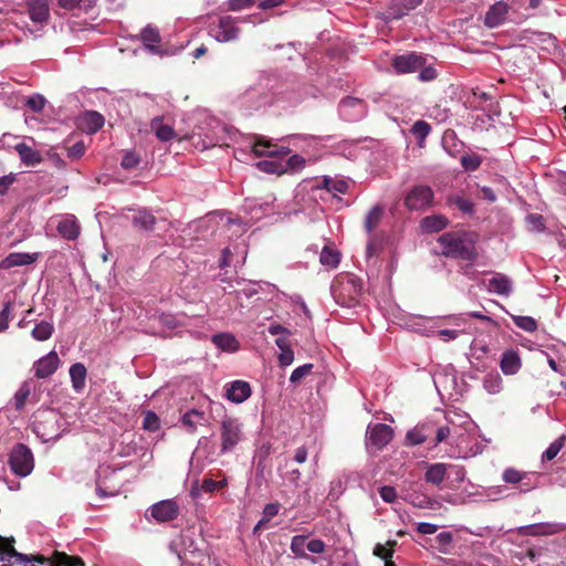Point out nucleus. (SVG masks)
Segmentation results:
<instances>
[{
  "mask_svg": "<svg viewBox=\"0 0 566 566\" xmlns=\"http://www.w3.org/2000/svg\"><path fill=\"white\" fill-rule=\"evenodd\" d=\"M479 235L471 231L447 232L440 235L438 242L441 253L447 258L474 261L478 256L476 242Z\"/></svg>",
  "mask_w": 566,
  "mask_h": 566,
  "instance_id": "1",
  "label": "nucleus"
},
{
  "mask_svg": "<svg viewBox=\"0 0 566 566\" xmlns=\"http://www.w3.org/2000/svg\"><path fill=\"white\" fill-rule=\"evenodd\" d=\"M446 420L452 423V448L450 455L453 458H468L476 451L470 448L471 433L475 428L474 422L467 413L449 411Z\"/></svg>",
  "mask_w": 566,
  "mask_h": 566,
  "instance_id": "2",
  "label": "nucleus"
},
{
  "mask_svg": "<svg viewBox=\"0 0 566 566\" xmlns=\"http://www.w3.org/2000/svg\"><path fill=\"white\" fill-rule=\"evenodd\" d=\"M251 149L256 157H264V159L255 164L256 168L266 174H275L281 176L283 174V147L277 144H272L270 140L259 138L253 142Z\"/></svg>",
  "mask_w": 566,
  "mask_h": 566,
  "instance_id": "3",
  "label": "nucleus"
},
{
  "mask_svg": "<svg viewBox=\"0 0 566 566\" xmlns=\"http://www.w3.org/2000/svg\"><path fill=\"white\" fill-rule=\"evenodd\" d=\"M264 18L258 15H248L244 18H232L230 15L220 17L217 22L209 25V34L218 42L226 43L237 40L240 34L238 23L251 22L253 24L261 23Z\"/></svg>",
  "mask_w": 566,
  "mask_h": 566,
  "instance_id": "4",
  "label": "nucleus"
},
{
  "mask_svg": "<svg viewBox=\"0 0 566 566\" xmlns=\"http://www.w3.org/2000/svg\"><path fill=\"white\" fill-rule=\"evenodd\" d=\"M9 464L12 472L19 476H28L34 468V458L31 449L18 443L13 447L9 455Z\"/></svg>",
  "mask_w": 566,
  "mask_h": 566,
  "instance_id": "5",
  "label": "nucleus"
},
{
  "mask_svg": "<svg viewBox=\"0 0 566 566\" xmlns=\"http://www.w3.org/2000/svg\"><path fill=\"white\" fill-rule=\"evenodd\" d=\"M220 436L221 453L232 451L243 438L242 423L235 418L223 419L220 426Z\"/></svg>",
  "mask_w": 566,
  "mask_h": 566,
  "instance_id": "6",
  "label": "nucleus"
},
{
  "mask_svg": "<svg viewBox=\"0 0 566 566\" xmlns=\"http://www.w3.org/2000/svg\"><path fill=\"white\" fill-rule=\"evenodd\" d=\"M434 193L427 185L413 186L405 197V206L409 210L421 211L432 207Z\"/></svg>",
  "mask_w": 566,
  "mask_h": 566,
  "instance_id": "7",
  "label": "nucleus"
},
{
  "mask_svg": "<svg viewBox=\"0 0 566 566\" xmlns=\"http://www.w3.org/2000/svg\"><path fill=\"white\" fill-rule=\"evenodd\" d=\"M359 291L360 286L352 277L332 286L335 301L345 307H352L358 303Z\"/></svg>",
  "mask_w": 566,
  "mask_h": 566,
  "instance_id": "8",
  "label": "nucleus"
},
{
  "mask_svg": "<svg viewBox=\"0 0 566 566\" xmlns=\"http://www.w3.org/2000/svg\"><path fill=\"white\" fill-rule=\"evenodd\" d=\"M392 436L394 431L388 424H369L366 431V447L368 450L371 448L380 450L391 441Z\"/></svg>",
  "mask_w": 566,
  "mask_h": 566,
  "instance_id": "9",
  "label": "nucleus"
},
{
  "mask_svg": "<svg viewBox=\"0 0 566 566\" xmlns=\"http://www.w3.org/2000/svg\"><path fill=\"white\" fill-rule=\"evenodd\" d=\"M427 59L423 54L409 52L401 55H395L391 60V66L397 74H408L420 70L426 65Z\"/></svg>",
  "mask_w": 566,
  "mask_h": 566,
  "instance_id": "10",
  "label": "nucleus"
},
{
  "mask_svg": "<svg viewBox=\"0 0 566 566\" xmlns=\"http://www.w3.org/2000/svg\"><path fill=\"white\" fill-rule=\"evenodd\" d=\"M338 113L346 122H358L366 116L367 106L363 99L347 96L339 102Z\"/></svg>",
  "mask_w": 566,
  "mask_h": 566,
  "instance_id": "11",
  "label": "nucleus"
},
{
  "mask_svg": "<svg viewBox=\"0 0 566 566\" xmlns=\"http://www.w3.org/2000/svg\"><path fill=\"white\" fill-rule=\"evenodd\" d=\"M239 103L248 111H258L272 104V95L271 93L262 92L259 90V86L254 84L245 90L239 97Z\"/></svg>",
  "mask_w": 566,
  "mask_h": 566,
  "instance_id": "12",
  "label": "nucleus"
},
{
  "mask_svg": "<svg viewBox=\"0 0 566 566\" xmlns=\"http://www.w3.org/2000/svg\"><path fill=\"white\" fill-rule=\"evenodd\" d=\"M4 556L14 558L15 565L31 562H36L41 565L49 563V559L43 555H24L22 553H18L12 546V539L0 536V560H3Z\"/></svg>",
  "mask_w": 566,
  "mask_h": 566,
  "instance_id": "13",
  "label": "nucleus"
},
{
  "mask_svg": "<svg viewBox=\"0 0 566 566\" xmlns=\"http://www.w3.org/2000/svg\"><path fill=\"white\" fill-rule=\"evenodd\" d=\"M451 473H454L457 476V480H460V481H462L465 475L462 468L447 465L444 463H434L427 469L426 481L438 485L443 481V479L447 475L450 476Z\"/></svg>",
  "mask_w": 566,
  "mask_h": 566,
  "instance_id": "14",
  "label": "nucleus"
},
{
  "mask_svg": "<svg viewBox=\"0 0 566 566\" xmlns=\"http://www.w3.org/2000/svg\"><path fill=\"white\" fill-rule=\"evenodd\" d=\"M150 516L159 523L175 521L180 513L178 504L172 499H166L154 503L149 509Z\"/></svg>",
  "mask_w": 566,
  "mask_h": 566,
  "instance_id": "15",
  "label": "nucleus"
},
{
  "mask_svg": "<svg viewBox=\"0 0 566 566\" xmlns=\"http://www.w3.org/2000/svg\"><path fill=\"white\" fill-rule=\"evenodd\" d=\"M56 223L59 234L67 240L75 241L81 234V224L77 218L72 213L60 214Z\"/></svg>",
  "mask_w": 566,
  "mask_h": 566,
  "instance_id": "16",
  "label": "nucleus"
},
{
  "mask_svg": "<svg viewBox=\"0 0 566 566\" xmlns=\"http://www.w3.org/2000/svg\"><path fill=\"white\" fill-rule=\"evenodd\" d=\"M60 365V358L55 350H51L33 364L34 376L44 379L53 375Z\"/></svg>",
  "mask_w": 566,
  "mask_h": 566,
  "instance_id": "17",
  "label": "nucleus"
},
{
  "mask_svg": "<svg viewBox=\"0 0 566 566\" xmlns=\"http://www.w3.org/2000/svg\"><path fill=\"white\" fill-rule=\"evenodd\" d=\"M252 389L245 380H233L224 386V396L233 403H242L251 397Z\"/></svg>",
  "mask_w": 566,
  "mask_h": 566,
  "instance_id": "18",
  "label": "nucleus"
},
{
  "mask_svg": "<svg viewBox=\"0 0 566 566\" xmlns=\"http://www.w3.org/2000/svg\"><path fill=\"white\" fill-rule=\"evenodd\" d=\"M296 140L306 142V138L300 136L285 137V142L287 143V146H285V157H287V159H285V174H297L302 171L306 165L304 156L298 154L290 155L292 153L290 146Z\"/></svg>",
  "mask_w": 566,
  "mask_h": 566,
  "instance_id": "19",
  "label": "nucleus"
},
{
  "mask_svg": "<svg viewBox=\"0 0 566 566\" xmlns=\"http://www.w3.org/2000/svg\"><path fill=\"white\" fill-rule=\"evenodd\" d=\"M289 307L292 314L291 318L295 319V324L298 326L306 327L312 321V315L306 306L304 300L301 296H291L289 300Z\"/></svg>",
  "mask_w": 566,
  "mask_h": 566,
  "instance_id": "20",
  "label": "nucleus"
},
{
  "mask_svg": "<svg viewBox=\"0 0 566 566\" xmlns=\"http://www.w3.org/2000/svg\"><path fill=\"white\" fill-rule=\"evenodd\" d=\"M139 39L143 42L144 48L151 54L163 55L165 53L159 45L161 42V36L159 30L156 27L147 24L140 31Z\"/></svg>",
  "mask_w": 566,
  "mask_h": 566,
  "instance_id": "21",
  "label": "nucleus"
},
{
  "mask_svg": "<svg viewBox=\"0 0 566 566\" xmlns=\"http://www.w3.org/2000/svg\"><path fill=\"white\" fill-rule=\"evenodd\" d=\"M510 7L504 1H497L492 4L485 13L484 24L494 29L503 24L507 18Z\"/></svg>",
  "mask_w": 566,
  "mask_h": 566,
  "instance_id": "22",
  "label": "nucleus"
},
{
  "mask_svg": "<svg viewBox=\"0 0 566 566\" xmlns=\"http://www.w3.org/2000/svg\"><path fill=\"white\" fill-rule=\"evenodd\" d=\"M422 3V0H390L387 7V19L398 20L407 15Z\"/></svg>",
  "mask_w": 566,
  "mask_h": 566,
  "instance_id": "23",
  "label": "nucleus"
},
{
  "mask_svg": "<svg viewBox=\"0 0 566 566\" xmlns=\"http://www.w3.org/2000/svg\"><path fill=\"white\" fill-rule=\"evenodd\" d=\"M40 256L39 252H11L0 261V270H9L15 266H24L34 263Z\"/></svg>",
  "mask_w": 566,
  "mask_h": 566,
  "instance_id": "24",
  "label": "nucleus"
},
{
  "mask_svg": "<svg viewBox=\"0 0 566 566\" xmlns=\"http://www.w3.org/2000/svg\"><path fill=\"white\" fill-rule=\"evenodd\" d=\"M211 342L218 349L226 353L232 354L240 349V343L232 333H217L212 335Z\"/></svg>",
  "mask_w": 566,
  "mask_h": 566,
  "instance_id": "25",
  "label": "nucleus"
},
{
  "mask_svg": "<svg viewBox=\"0 0 566 566\" xmlns=\"http://www.w3.org/2000/svg\"><path fill=\"white\" fill-rule=\"evenodd\" d=\"M30 19L33 22L43 23L49 19L50 10L48 0H25Z\"/></svg>",
  "mask_w": 566,
  "mask_h": 566,
  "instance_id": "26",
  "label": "nucleus"
},
{
  "mask_svg": "<svg viewBox=\"0 0 566 566\" xmlns=\"http://www.w3.org/2000/svg\"><path fill=\"white\" fill-rule=\"evenodd\" d=\"M14 149L18 153L21 163L25 166L39 165L43 159L39 150L34 149L32 146H29L25 143L17 144Z\"/></svg>",
  "mask_w": 566,
  "mask_h": 566,
  "instance_id": "27",
  "label": "nucleus"
},
{
  "mask_svg": "<svg viewBox=\"0 0 566 566\" xmlns=\"http://www.w3.org/2000/svg\"><path fill=\"white\" fill-rule=\"evenodd\" d=\"M486 287L491 293L509 296L512 292V282L506 275L496 273L489 280Z\"/></svg>",
  "mask_w": 566,
  "mask_h": 566,
  "instance_id": "28",
  "label": "nucleus"
},
{
  "mask_svg": "<svg viewBox=\"0 0 566 566\" xmlns=\"http://www.w3.org/2000/svg\"><path fill=\"white\" fill-rule=\"evenodd\" d=\"M501 370L504 375H515L522 367L521 358L517 352L506 350L502 354L500 361Z\"/></svg>",
  "mask_w": 566,
  "mask_h": 566,
  "instance_id": "29",
  "label": "nucleus"
},
{
  "mask_svg": "<svg viewBox=\"0 0 566 566\" xmlns=\"http://www.w3.org/2000/svg\"><path fill=\"white\" fill-rule=\"evenodd\" d=\"M255 84L262 92L271 93L273 101L281 88V77L277 73L262 74Z\"/></svg>",
  "mask_w": 566,
  "mask_h": 566,
  "instance_id": "30",
  "label": "nucleus"
},
{
  "mask_svg": "<svg viewBox=\"0 0 566 566\" xmlns=\"http://www.w3.org/2000/svg\"><path fill=\"white\" fill-rule=\"evenodd\" d=\"M150 129L160 142H169L176 137L174 128L165 124L163 117L153 118Z\"/></svg>",
  "mask_w": 566,
  "mask_h": 566,
  "instance_id": "31",
  "label": "nucleus"
},
{
  "mask_svg": "<svg viewBox=\"0 0 566 566\" xmlns=\"http://www.w3.org/2000/svg\"><path fill=\"white\" fill-rule=\"evenodd\" d=\"M526 530V534L531 536L553 535L566 530V525L563 523H539L528 525Z\"/></svg>",
  "mask_w": 566,
  "mask_h": 566,
  "instance_id": "32",
  "label": "nucleus"
},
{
  "mask_svg": "<svg viewBox=\"0 0 566 566\" xmlns=\"http://www.w3.org/2000/svg\"><path fill=\"white\" fill-rule=\"evenodd\" d=\"M180 421L189 432H195L198 426H202L207 422V417L205 412L197 409H191L181 417Z\"/></svg>",
  "mask_w": 566,
  "mask_h": 566,
  "instance_id": "33",
  "label": "nucleus"
},
{
  "mask_svg": "<svg viewBox=\"0 0 566 566\" xmlns=\"http://www.w3.org/2000/svg\"><path fill=\"white\" fill-rule=\"evenodd\" d=\"M384 217V208L380 205H375L366 214L364 221V229L367 234L376 233L375 230L381 222Z\"/></svg>",
  "mask_w": 566,
  "mask_h": 566,
  "instance_id": "34",
  "label": "nucleus"
},
{
  "mask_svg": "<svg viewBox=\"0 0 566 566\" xmlns=\"http://www.w3.org/2000/svg\"><path fill=\"white\" fill-rule=\"evenodd\" d=\"M69 373L73 389L77 392L82 391L85 387L86 367L82 363H75L70 367Z\"/></svg>",
  "mask_w": 566,
  "mask_h": 566,
  "instance_id": "35",
  "label": "nucleus"
},
{
  "mask_svg": "<svg viewBox=\"0 0 566 566\" xmlns=\"http://www.w3.org/2000/svg\"><path fill=\"white\" fill-rule=\"evenodd\" d=\"M318 184L312 180H303L300 182L294 190V200L297 205L307 203L312 200L311 191L317 190Z\"/></svg>",
  "mask_w": 566,
  "mask_h": 566,
  "instance_id": "36",
  "label": "nucleus"
},
{
  "mask_svg": "<svg viewBox=\"0 0 566 566\" xmlns=\"http://www.w3.org/2000/svg\"><path fill=\"white\" fill-rule=\"evenodd\" d=\"M82 128L87 134H95L104 125V117L94 111L86 112L82 117Z\"/></svg>",
  "mask_w": 566,
  "mask_h": 566,
  "instance_id": "37",
  "label": "nucleus"
},
{
  "mask_svg": "<svg viewBox=\"0 0 566 566\" xmlns=\"http://www.w3.org/2000/svg\"><path fill=\"white\" fill-rule=\"evenodd\" d=\"M448 226V219L441 214L428 216L420 222L422 231L427 233L439 232Z\"/></svg>",
  "mask_w": 566,
  "mask_h": 566,
  "instance_id": "38",
  "label": "nucleus"
},
{
  "mask_svg": "<svg viewBox=\"0 0 566 566\" xmlns=\"http://www.w3.org/2000/svg\"><path fill=\"white\" fill-rule=\"evenodd\" d=\"M132 222L136 228L140 230L150 231L156 223V218L148 210L139 209L133 216Z\"/></svg>",
  "mask_w": 566,
  "mask_h": 566,
  "instance_id": "39",
  "label": "nucleus"
},
{
  "mask_svg": "<svg viewBox=\"0 0 566 566\" xmlns=\"http://www.w3.org/2000/svg\"><path fill=\"white\" fill-rule=\"evenodd\" d=\"M57 6L66 11L88 12L97 0H56Z\"/></svg>",
  "mask_w": 566,
  "mask_h": 566,
  "instance_id": "40",
  "label": "nucleus"
},
{
  "mask_svg": "<svg viewBox=\"0 0 566 566\" xmlns=\"http://www.w3.org/2000/svg\"><path fill=\"white\" fill-rule=\"evenodd\" d=\"M227 483L226 479L213 480L211 478L205 479L200 486H193L190 495H199L200 493H213L220 491Z\"/></svg>",
  "mask_w": 566,
  "mask_h": 566,
  "instance_id": "41",
  "label": "nucleus"
},
{
  "mask_svg": "<svg viewBox=\"0 0 566 566\" xmlns=\"http://www.w3.org/2000/svg\"><path fill=\"white\" fill-rule=\"evenodd\" d=\"M315 184H318L319 188L317 190L325 189L333 195L345 193L348 189V184L342 179L324 177L322 181H315Z\"/></svg>",
  "mask_w": 566,
  "mask_h": 566,
  "instance_id": "42",
  "label": "nucleus"
},
{
  "mask_svg": "<svg viewBox=\"0 0 566 566\" xmlns=\"http://www.w3.org/2000/svg\"><path fill=\"white\" fill-rule=\"evenodd\" d=\"M441 144L443 149L451 156H455L462 147V142L458 139L455 133L451 129L444 132Z\"/></svg>",
  "mask_w": 566,
  "mask_h": 566,
  "instance_id": "43",
  "label": "nucleus"
},
{
  "mask_svg": "<svg viewBox=\"0 0 566 566\" xmlns=\"http://www.w3.org/2000/svg\"><path fill=\"white\" fill-rule=\"evenodd\" d=\"M307 536L298 535L293 536L291 542V551L295 557L304 558L311 560L312 564L316 563V559L307 553H305V547L307 546Z\"/></svg>",
  "mask_w": 566,
  "mask_h": 566,
  "instance_id": "44",
  "label": "nucleus"
},
{
  "mask_svg": "<svg viewBox=\"0 0 566 566\" xmlns=\"http://www.w3.org/2000/svg\"><path fill=\"white\" fill-rule=\"evenodd\" d=\"M265 332L273 336H276L275 344L280 349V353L277 354V360L279 365L283 367V326L277 323H272L262 331V334L265 335Z\"/></svg>",
  "mask_w": 566,
  "mask_h": 566,
  "instance_id": "45",
  "label": "nucleus"
},
{
  "mask_svg": "<svg viewBox=\"0 0 566 566\" xmlns=\"http://www.w3.org/2000/svg\"><path fill=\"white\" fill-rule=\"evenodd\" d=\"M319 262L324 266L335 269L340 262V253L329 247H324L319 254Z\"/></svg>",
  "mask_w": 566,
  "mask_h": 566,
  "instance_id": "46",
  "label": "nucleus"
},
{
  "mask_svg": "<svg viewBox=\"0 0 566 566\" xmlns=\"http://www.w3.org/2000/svg\"><path fill=\"white\" fill-rule=\"evenodd\" d=\"M52 566H84V562L78 556L67 555L65 553L55 552L53 560L50 562Z\"/></svg>",
  "mask_w": 566,
  "mask_h": 566,
  "instance_id": "47",
  "label": "nucleus"
},
{
  "mask_svg": "<svg viewBox=\"0 0 566 566\" xmlns=\"http://www.w3.org/2000/svg\"><path fill=\"white\" fill-rule=\"evenodd\" d=\"M410 133L418 140V145L422 147L426 138L431 133V126L426 120L419 119L412 124Z\"/></svg>",
  "mask_w": 566,
  "mask_h": 566,
  "instance_id": "48",
  "label": "nucleus"
},
{
  "mask_svg": "<svg viewBox=\"0 0 566 566\" xmlns=\"http://www.w3.org/2000/svg\"><path fill=\"white\" fill-rule=\"evenodd\" d=\"M397 546L396 539H388V542L384 544H376L373 549L374 556L380 558L381 560H391L394 555V548Z\"/></svg>",
  "mask_w": 566,
  "mask_h": 566,
  "instance_id": "49",
  "label": "nucleus"
},
{
  "mask_svg": "<svg viewBox=\"0 0 566 566\" xmlns=\"http://www.w3.org/2000/svg\"><path fill=\"white\" fill-rule=\"evenodd\" d=\"M483 388L489 394H497L502 389V378L497 371L489 373L483 378Z\"/></svg>",
  "mask_w": 566,
  "mask_h": 566,
  "instance_id": "50",
  "label": "nucleus"
},
{
  "mask_svg": "<svg viewBox=\"0 0 566 566\" xmlns=\"http://www.w3.org/2000/svg\"><path fill=\"white\" fill-rule=\"evenodd\" d=\"M53 332V325L49 322L42 321L34 326V328L31 332V335L35 340L44 342L52 336Z\"/></svg>",
  "mask_w": 566,
  "mask_h": 566,
  "instance_id": "51",
  "label": "nucleus"
},
{
  "mask_svg": "<svg viewBox=\"0 0 566 566\" xmlns=\"http://www.w3.org/2000/svg\"><path fill=\"white\" fill-rule=\"evenodd\" d=\"M31 394V387L29 382H23L12 398V405L15 410H22L25 406V402Z\"/></svg>",
  "mask_w": 566,
  "mask_h": 566,
  "instance_id": "52",
  "label": "nucleus"
},
{
  "mask_svg": "<svg viewBox=\"0 0 566 566\" xmlns=\"http://www.w3.org/2000/svg\"><path fill=\"white\" fill-rule=\"evenodd\" d=\"M313 364H304L295 368L290 376V384L294 387L298 386L308 375L312 374Z\"/></svg>",
  "mask_w": 566,
  "mask_h": 566,
  "instance_id": "53",
  "label": "nucleus"
},
{
  "mask_svg": "<svg viewBox=\"0 0 566 566\" xmlns=\"http://www.w3.org/2000/svg\"><path fill=\"white\" fill-rule=\"evenodd\" d=\"M482 161V157L478 154H465L461 157V166L465 171L478 170Z\"/></svg>",
  "mask_w": 566,
  "mask_h": 566,
  "instance_id": "54",
  "label": "nucleus"
},
{
  "mask_svg": "<svg viewBox=\"0 0 566 566\" xmlns=\"http://www.w3.org/2000/svg\"><path fill=\"white\" fill-rule=\"evenodd\" d=\"M539 475L533 472H525L523 480L517 484V490L521 493H526L533 490L538 483Z\"/></svg>",
  "mask_w": 566,
  "mask_h": 566,
  "instance_id": "55",
  "label": "nucleus"
},
{
  "mask_svg": "<svg viewBox=\"0 0 566 566\" xmlns=\"http://www.w3.org/2000/svg\"><path fill=\"white\" fill-rule=\"evenodd\" d=\"M279 512V503H270L268 506L264 507V512H262V518L260 522H258L256 526H254V532L264 528L265 524L269 523V521L277 515Z\"/></svg>",
  "mask_w": 566,
  "mask_h": 566,
  "instance_id": "56",
  "label": "nucleus"
},
{
  "mask_svg": "<svg viewBox=\"0 0 566 566\" xmlns=\"http://www.w3.org/2000/svg\"><path fill=\"white\" fill-rule=\"evenodd\" d=\"M527 227L531 231L543 232L545 231L544 217L539 213H528L525 218Z\"/></svg>",
  "mask_w": 566,
  "mask_h": 566,
  "instance_id": "57",
  "label": "nucleus"
},
{
  "mask_svg": "<svg viewBox=\"0 0 566 566\" xmlns=\"http://www.w3.org/2000/svg\"><path fill=\"white\" fill-rule=\"evenodd\" d=\"M565 440H566V437L562 436L559 439H556L555 441H553L548 446V448L544 451V453L542 455V459L544 461L553 460L558 454L560 449L564 447Z\"/></svg>",
  "mask_w": 566,
  "mask_h": 566,
  "instance_id": "58",
  "label": "nucleus"
},
{
  "mask_svg": "<svg viewBox=\"0 0 566 566\" xmlns=\"http://www.w3.org/2000/svg\"><path fill=\"white\" fill-rule=\"evenodd\" d=\"M143 428L150 432H155V431L159 430L160 420L154 411L148 410L145 412L144 420H143Z\"/></svg>",
  "mask_w": 566,
  "mask_h": 566,
  "instance_id": "59",
  "label": "nucleus"
},
{
  "mask_svg": "<svg viewBox=\"0 0 566 566\" xmlns=\"http://www.w3.org/2000/svg\"><path fill=\"white\" fill-rule=\"evenodd\" d=\"M46 104V99L41 94H33L27 97L25 106H28L32 112L40 113L44 109Z\"/></svg>",
  "mask_w": 566,
  "mask_h": 566,
  "instance_id": "60",
  "label": "nucleus"
},
{
  "mask_svg": "<svg viewBox=\"0 0 566 566\" xmlns=\"http://www.w3.org/2000/svg\"><path fill=\"white\" fill-rule=\"evenodd\" d=\"M411 504L420 509L440 510V503L436 497H412Z\"/></svg>",
  "mask_w": 566,
  "mask_h": 566,
  "instance_id": "61",
  "label": "nucleus"
},
{
  "mask_svg": "<svg viewBox=\"0 0 566 566\" xmlns=\"http://www.w3.org/2000/svg\"><path fill=\"white\" fill-rule=\"evenodd\" d=\"M381 240L377 237L376 233L368 234V242L366 247V255L367 258H373L375 255H378L381 251Z\"/></svg>",
  "mask_w": 566,
  "mask_h": 566,
  "instance_id": "62",
  "label": "nucleus"
},
{
  "mask_svg": "<svg viewBox=\"0 0 566 566\" xmlns=\"http://www.w3.org/2000/svg\"><path fill=\"white\" fill-rule=\"evenodd\" d=\"M448 442L452 447V423L447 421L446 426H441L437 430L436 443Z\"/></svg>",
  "mask_w": 566,
  "mask_h": 566,
  "instance_id": "63",
  "label": "nucleus"
},
{
  "mask_svg": "<svg viewBox=\"0 0 566 566\" xmlns=\"http://www.w3.org/2000/svg\"><path fill=\"white\" fill-rule=\"evenodd\" d=\"M514 324L525 332H534L537 328L536 321L531 316H515Z\"/></svg>",
  "mask_w": 566,
  "mask_h": 566,
  "instance_id": "64",
  "label": "nucleus"
}]
</instances>
